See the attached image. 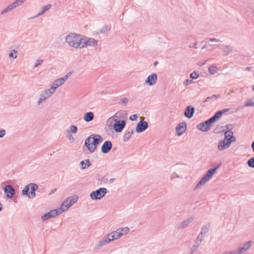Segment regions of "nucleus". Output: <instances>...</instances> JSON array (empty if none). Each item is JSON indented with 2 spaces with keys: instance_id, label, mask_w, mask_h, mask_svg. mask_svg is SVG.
Masks as SVG:
<instances>
[{
  "instance_id": "1",
  "label": "nucleus",
  "mask_w": 254,
  "mask_h": 254,
  "mask_svg": "<svg viewBox=\"0 0 254 254\" xmlns=\"http://www.w3.org/2000/svg\"><path fill=\"white\" fill-rule=\"evenodd\" d=\"M103 140L102 137L99 134H92L85 139V146L91 153L94 152L98 144Z\"/></svg>"
},
{
  "instance_id": "2",
  "label": "nucleus",
  "mask_w": 254,
  "mask_h": 254,
  "mask_svg": "<svg viewBox=\"0 0 254 254\" xmlns=\"http://www.w3.org/2000/svg\"><path fill=\"white\" fill-rule=\"evenodd\" d=\"M65 42L71 47L81 49L82 35L74 33H70L65 37Z\"/></svg>"
},
{
  "instance_id": "3",
  "label": "nucleus",
  "mask_w": 254,
  "mask_h": 254,
  "mask_svg": "<svg viewBox=\"0 0 254 254\" xmlns=\"http://www.w3.org/2000/svg\"><path fill=\"white\" fill-rule=\"evenodd\" d=\"M38 189V186L35 183H30L26 185L22 190V195H27L29 198L33 199L36 194L35 191Z\"/></svg>"
},
{
  "instance_id": "4",
  "label": "nucleus",
  "mask_w": 254,
  "mask_h": 254,
  "mask_svg": "<svg viewBox=\"0 0 254 254\" xmlns=\"http://www.w3.org/2000/svg\"><path fill=\"white\" fill-rule=\"evenodd\" d=\"M78 197L74 195L67 198L62 203L60 208H57L60 213H62L63 212L67 210L70 206L77 201Z\"/></svg>"
},
{
  "instance_id": "5",
  "label": "nucleus",
  "mask_w": 254,
  "mask_h": 254,
  "mask_svg": "<svg viewBox=\"0 0 254 254\" xmlns=\"http://www.w3.org/2000/svg\"><path fill=\"white\" fill-rule=\"evenodd\" d=\"M107 192V190L105 188H101L99 189L92 191L90 196L93 200L101 199Z\"/></svg>"
},
{
  "instance_id": "6",
  "label": "nucleus",
  "mask_w": 254,
  "mask_h": 254,
  "mask_svg": "<svg viewBox=\"0 0 254 254\" xmlns=\"http://www.w3.org/2000/svg\"><path fill=\"white\" fill-rule=\"evenodd\" d=\"M97 41L91 38H88L82 36V43L81 49L84 48L88 46H96L97 45Z\"/></svg>"
},
{
  "instance_id": "7",
  "label": "nucleus",
  "mask_w": 254,
  "mask_h": 254,
  "mask_svg": "<svg viewBox=\"0 0 254 254\" xmlns=\"http://www.w3.org/2000/svg\"><path fill=\"white\" fill-rule=\"evenodd\" d=\"M61 214V213H60V211L58 209H53L43 215L41 219L43 221H45L47 220L54 218Z\"/></svg>"
},
{
  "instance_id": "8",
  "label": "nucleus",
  "mask_w": 254,
  "mask_h": 254,
  "mask_svg": "<svg viewBox=\"0 0 254 254\" xmlns=\"http://www.w3.org/2000/svg\"><path fill=\"white\" fill-rule=\"evenodd\" d=\"M252 245V241H249L246 242L242 247H238L235 249L237 254H242L250 249Z\"/></svg>"
},
{
  "instance_id": "9",
  "label": "nucleus",
  "mask_w": 254,
  "mask_h": 254,
  "mask_svg": "<svg viewBox=\"0 0 254 254\" xmlns=\"http://www.w3.org/2000/svg\"><path fill=\"white\" fill-rule=\"evenodd\" d=\"M126 125V123L124 120H119L117 121L114 124V130L117 132H121L122 131L123 129L125 128Z\"/></svg>"
},
{
  "instance_id": "10",
  "label": "nucleus",
  "mask_w": 254,
  "mask_h": 254,
  "mask_svg": "<svg viewBox=\"0 0 254 254\" xmlns=\"http://www.w3.org/2000/svg\"><path fill=\"white\" fill-rule=\"evenodd\" d=\"M23 3V1H14L13 3L7 6L1 12V14H4L14 8L21 5Z\"/></svg>"
},
{
  "instance_id": "11",
  "label": "nucleus",
  "mask_w": 254,
  "mask_h": 254,
  "mask_svg": "<svg viewBox=\"0 0 254 254\" xmlns=\"http://www.w3.org/2000/svg\"><path fill=\"white\" fill-rule=\"evenodd\" d=\"M148 127V124L146 121H140L136 125V132L140 133L145 131Z\"/></svg>"
},
{
  "instance_id": "12",
  "label": "nucleus",
  "mask_w": 254,
  "mask_h": 254,
  "mask_svg": "<svg viewBox=\"0 0 254 254\" xmlns=\"http://www.w3.org/2000/svg\"><path fill=\"white\" fill-rule=\"evenodd\" d=\"M187 125L185 122L179 123L176 127V134L178 136L182 135L187 129Z\"/></svg>"
},
{
  "instance_id": "13",
  "label": "nucleus",
  "mask_w": 254,
  "mask_h": 254,
  "mask_svg": "<svg viewBox=\"0 0 254 254\" xmlns=\"http://www.w3.org/2000/svg\"><path fill=\"white\" fill-rule=\"evenodd\" d=\"M4 192L8 198H11L15 194V190L11 185L5 186L4 188Z\"/></svg>"
},
{
  "instance_id": "14",
  "label": "nucleus",
  "mask_w": 254,
  "mask_h": 254,
  "mask_svg": "<svg viewBox=\"0 0 254 254\" xmlns=\"http://www.w3.org/2000/svg\"><path fill=\"white\" fill-rule=\"evenodd\" d=\"M113 146L111 141L107 140L105 141L102 146H101V151L104 154H107L109 152Z\"/></svg>"
},
{
  "instance_id": "15",
  "label": "nucleus",
  "mask_w": 254,
  "mask_h": 254,
  "mask_svg": "<svg viewBox=\"0 0 254 254\" xmlns=\"http://www.w3.org/2000/svg\"><path fill=\"white\" fill-rule=\"evenodd\" d=\"M157 80V75L156 73L149 75L145 81V83L149 86L153 85Z\"/></svg>"
},
{
  "instance_id": "16",
  "label": "nucleus",
  "mask_w": 254,
  "mask_h": 254,
  "mask_svg": "<svg viewBox=\"0 0 254 254\" xmlns=\"http://www.w3.org/2000/svg\"><path fill=\"white\" fill-rule=\"evenodd\" d=\"M110 238L109 237L108 234L100 240L98 244L95 246V249H99L102 247L109 244L111 242Z\"/></svg>"
},
{
  "instance_id": "17",
  "label": "nucleus",
  "mask_w": 254,
  "mask_h": 254,
  "mask_svg": "<svg viewBox=\"0 0 254 254\" xmlns=\"http://www.w3.org/2000/svg\"><path fill=\"white\" fill-rule=\"evenodd\" d=\"M217 47L222 50L224 56L228 55L233 51L232 47L229 45L220 44L217 45Z\"/></svg>"
},
{
  "instance_id": "18",
  "label": "nucleus",
  "mask_w": 254,
  "mask_h": 254,
  "mask_svg": "<svg viewBox=\"0 0 254 254\" xmlns=\"http://www.w3.org/2000/svg\"><path fill=\"white\" fill-rule=\"evenodd\" d=\"M230 146L229 142L225 139L220 140L218 143V149L220 151L224 150Z\"/></svg>"
},
{
  "instance_id": "19",
  "label": "nucleus",
  "mask_w": 254,
  "mask_h": 254,
  "mask_svg": "<svg viewBox=\"0 0 254 254\" xmlns=\"http://www.w3.org/2000/svg\"><path fill=\"white\" fill-rule=\"evenodd\" d=\"M194 111L195 109L193 107L188 106L185 110L184 115L186 117L190 119L193 116Z\"/></svg>"
},
{
  "instance_id": "20",
  "label": "nucleus",
  "mask_w": 254,
  "mask_h": 254,
  "mask_svg": "<svg viewBox=\"0 0 254 254\" xmlns=\"http://www.w3.org/2000/svg\"><path fill=\"white\" fill-rule=\"evenodd\" d=\"M221 165V163H219L216 167L208 170L203 177L210 180Z\"/></svg>"
},
{
  "instance_id": "21",
  "label": "nucleus",
  "mask_w": 254,
  "mask_h": 254,
  "mask_svg": "<svg viewBox=\"0 0 254 254\" xmlns=\"http://www.w3.org/2000/svg\"><path fill=\"white\" fill-rule=\"evenodd\" d=\"M194 220V217L191 216L184 220L183 222L181 223L179 226H178V228L179 229H184L186 227H187L189 224L191 223Z\"/></svg>"
},
{
  "instance_id": "22",
  "label": "nucleus",
  "mask_w": 254,
  "mask_h": 254,
  "mask_svg": "<svg viewBox=\"0 0 254 254\" xmlns=\"http://www.w3.org/2000/svg\"><path fill=\"white\" fill-rule=\"evenodd\" d=\"M108 235L109 237L110 238L112 241L118 239L122 237L121 236V233H119L118 229L108 234Z\"/></svg>"
},
{
  "instance_id": "23",
  "label": "nucleus",
  "mask_w": 254,
  "mask_h": 254,
  "mask_svg": "<svg viewBox=\"0 0 254 254\" xmlns=\"http://www.w3.org/2000/svg\"><path fill=\"white\" fill-rule=\"evenodd\" d=\"M52 94L51 89H46L40 94V96H41V97H42L44 100H46Z\"/></svg>"
},
{
  "instance_id": "24",
  "label": "nucleus",
  "mask_w": 254,
  "mask_h": 254,
  "mask_svg": "<svg viewBox=\"0 0 254 254\" xmlns=\"http://www.w3.org/2000/svg\"><path fill=\"white\" fill-rule=\"evenodd\" d=\"M84 120L86 122H89L94 119V114L92 112L85 113L83 117Z\"/></svg>"
},
{
  "instance_id": "25",
  "label": "nucleus",
  "mask_w": 254,
  "mask_h": 254,
  "mask_svg": "<svg viewBox=\"0 0 254 254\" xmlns=\"http://www.w3.org/2000/svg\"><path fill=\"white\" fill-rule=\"evenodd\" d=\"M197 128L198 129L204 132H206L210 129V127L205 125L204 122L198 124L197 126Z\"/></svg>"
},
{
  "instance_id": "26",
  "label": "nucleus",
  "mask_w": 254,
  "mask_h": 254,
  "mask_svg": "<svg viewBox=\"0 0 254 254\" xmlns=\"http://www.w3.org/2000/svg\"><path fill=\"white\" fill-rule=\"evenodd\" d=\"M209 180L203 177L200 179V180L197 183L194 190H195L199 188L201 186L205 184Z\"/></svg>"
},
{
  "instance_id": "27",
  "label": "nucleus",
  "mask_w": 254,
  "mask_h": 254,
  "mask_svg": "<svg viewBox=\"0 0 254 254\" xmlns=\"http://www.w3.org/2000/svg\"><path fill=\"white\" fill-rule=\"evenodd\" d=\"M80 164L81 166V168L82 170H84L87 167H89L91 165V163H90L89 159H86L85 160L81 161Z\"/></svg>"
},
{
  "instance_id": "28",
  "label": "nucleus",
  "mask_w": 254,
  "mask_h": 254,
  "mask_svg": "<svg viewBox=\"0 0 254 254\" xmlns=\"http://www.w3.org/2000/svg\"><path fill=\"white\" fill-rule=\"evenodd\" d=\"M134 133L133 129H131L130 131H127L124 136V141L127 142L129 140L131 135Z\"/></svg>"
},
{
  "instance_id": "29",
  "label": "nucleus",
  "mask_w": 254,
  "mask_h": 254,
  "mask_svg": "<svg viewBox=\"0 0 254 254\" xmlns=\"http://www.w3.org/2000/svg\"><path fill=\"white\" fill-rule=\"evenodd\" d=\"M118 230L121 233V236L127 234L129 232V229L127 227L119 228Z\"/></svg>"
},
{
  "instance_id": "30",
  "label": "nucleus",
  "mask_w": 254,
  "mask_h": 254,
  "mask_svg": "<svg viewBox=\"0 0 254 254\" xmlns=\"http://www.w3.org/2000/svg\"><path fill=\"white\" fill-rule=\"evenodd\" d=\"M209 227L210 225L209 224L204 225L201 228L200 234H202L203 236L205 235L206 233L208 232Z\"/></svg>"
},
{
  "instance_id": "31",
  "label": "nucleus",
  "mask_w": 254,
  "mask_h": 254,
  "mask_svg": "<svg viewBox=\"0 0 254 254\" xmlns=\"http://www.w3.org/2000/svg\"><path fill=\"white\" fill-rule=\"evenodd\" d=\"M221 112L217 111L215 114L211 117V119L212 120L213 123H215L217 120H219L221 117Z\"/></svg>"
},
{
  "instance_id": "32",
  "label": "nucleus",
  "mask_w": 254,
  "mask_h": 254,
  "mask_svg": "<svg viewBox=\"0 0 254 254\" xmlns=\"http://www.w3.org/2000/svg\"><path fill=\"white\" fill-rule=\"evenodd\" d=\"M219 96V95H213L211 96H209L207 97L204 100H203V103H206L209 102L210 101H215L217 100V98Z\"/></svg>"
},
{
  "instance_id": "33",
  "label": "nucleus",
  "mask_w": 254,
  "mask_h": 254,
  "mask_svg": "<svg viewBox=\"0 0 254 254\" xmlns=\"http://www.w3.org/2000/svg\"><path fill=\"white\" fill-rule=\"evenodd\" d=\"M233 134V132L230 129H229L228 130L225 131L224 139H226L228 141H229V139H230Z\"/></svg>"
},
{
  "instance_id": "34",
  "label": "nucleus",
  "mask_w": 254,
  "mask_h": 254,
  "mask_svg": "<svg viewBox=\"0 0 254 254\" xmlns=\"http://www.w3.org/2000/svg\"><path fill=\"white\" fill-rule=\"evenodd\" d=\"M200 244L195 242V243L192 246V247H191V248L190 249V253L191 254H193V253L196 251V250L198 249V248L199 247V246H200Z\"/></svg>"
},
{
  "instance_id": "35",
  "label": "nucleus",
  "mask_w": 254,
  "mask_h": 254,
  "mask_svg": "<svg viewBox=\"0 0 254 254\" xmlns=\"http://www.w3.org/2000/svg\"><path fill=\"white\" fill-rule=\"evenodd\" d=\"M245 106L246 107H254V99L247 100L245 103Z\"/></svg>"
},
{
  "instance_id": "36",
  "label": "nucleus",
  "mask_w": 254,
  "mask_h": 254,
  "mask_svg": "<svg viewBox=\"0 0 254 254\" xmlns=\"http://www.w3.org/2000/svg\"><path fill=\"white\" fill-rule=\"evenodd\" d=\"M249 167L254 168V157L250 158L247 161Z\"/></svg>"
},
{
  "instance_id": "37",
  "label": "nucleus",
  "mask_w": 254,
  "mask_h": 254,
  "mask_svg": "<svg viewBox=\"0 0 254 254\" xmlns=\"http://www.w3.org/2000/svg\"><path fill=\"white\" fill-rule=\"evenodd\" d=\"M69 131L70 133H72L73 134H75L77 133V127L76 126L74 125H71L70 126V130H69Z\"/></svg>"
},
{
  "instance_id": "38",
  "label": "nucleus",
  "mask_w": 254,
  "mask_h": 254,
  "mask_svg": "<svg viewBox=\"0 0 254 254\" xmlns=\"http://www.w3.org/2000/svg\"><path fill=\"white\" fill-rule=\"evenodd\" d=\"M204 236L199 233L196 238L195 242L200 244L201 242L204 241Z\"/></svg>"
},
{
  "instance_id": "39",
  "label": "nucleus",
  "mask_w": 254,
  "mask_h": 254,
  "mask_svg": "<svg viewBox=\"0 0 254 254\" xmlns=\"http://www.w3.org/2000/svg\"><path fill=\"white\" fill-rule=\"evenodd\" d=\"M217 67L215 66H213V65L210 66L208 68L209 72L212 74L216 73L217 72Z\"/></svg>"
},
{
  "instance_id": "40",
  "label": "nucleus",
  "mask_w": 254,
  "mask_h": 254,
  "mask_svg": "<svg viewBox=\"0 0 254 254\" xmlns=\"http://www.w3.org/2000/svg\"><path fill=\"white\" fill-rule=\"evenodd\" d=\"M128 102V99L127 98L125 97L120 100V101L119 102V104H123L125 106H126L127 103Z\"/></svg>"
},
{
  "instance_id": "41",
  "label": "nucleus",
  "mask_w": 254,
  "mask_h": 254,
  "mask_svg": "<svg viewBox=\"0 0 254 254\" xmlns=\"http://www.w3.org/2000/svg\"><path fill=\"white\" fill-rule=\"evenodd\" d=\"M199 77V74L196 71H193L190 74V77L192 79H196Z\"/></svg>"
},
{
  "instance_id": "42",
  "label": "nucleus",
  "mask_w": 254,
  "mask_h": 254,
  "mask_svg": "<svg viewBox=\"0 0 254 254\" xmlns=\"http://www.w3.org/2000/svg\"><path fill=\"white\" fill-rule=\"evenodd\" d=\"M51 4H48L43 6L41 9L43 10V12H44L45 13L46 11H48L51 8Z\"/></svg>"
},
{
  "instance_id": "43",
  "label": "nucleus",
  "mask_w": 254,
  "mask_h": 254,
  "mask_svg": "<svg viewBox=\"0 0 254 254\" xmlns=\"http://www.w3.org/2000/svg\"><path fill=\"white\" fill-rule=\"evenodd\" d=\"M110 30V28L108 27L107 25H104L103 26L100 30V33H105Z\"/></svg>"
},
{
  "instance_id": "44",
  "label": "nucleus",
  "mask_w": 254,
  "mask_h": 254,
  "mask_svg": "<svg viewBox=\"0 0 254 254\" xmlns=\"http://www.w3.org/2000/svg\"><path fill=\"white\" fill-rule=\"evenodd\" d=\"M66 131L67 134V137L68 138V139L69 140V141H70L72 142H73L74 141V138L72 136L71 133L69 132L68 129H66Z\"/></svg>"
},
{
  "instance_id": "45",
  "label": "nucleus",
  "mask_w": 254,
  "mask_h": 254,
  "mask_svg": "<svg viewBox=\"0 0 254 254\" xmlns=\"http://www.w3.org/2000/svg\"><path fill=\"white\" fill-rule=\"evenodd\" d=\"M117 121V119H115L113 117H112L108 119L107 123L109 124L110 126H111L114 122L116 123Z\"/></svg>"
},
{
  "instance_id": "46",
  "label": "nucleus",
  "mask_w": 254,
  "mask_h": 254,
  "mask_svg": "<svg viewBox=\"0 0 254 254\" xmlns=\"http://www.w3.org/2000/svg\"><path fill=\"white\" fill-rule=\"evenodd\" d=\"M58 87V86L56 84V83L54 82L51 85V88H49V89H51V92L53 94Z\"/></svg>"
},
{
  "instance_id": "47",
  "label": "nucleus",
  "mask_w": 254,
  "mask_h": 254,
  "mask_svg": "<svg viewBox=\"0 0 254 254\" xmlns=\"http://www.w3.org/2000/svg\"><path fill=\"white\" fill-rule=\"evenodd\" d=\"M17 51L15 50H13L12 52L9 54V57L12 58L13 59H16L17 58V55L14 56L13 53L16 54Z\"/></svg>"
},
{
  "instance_id": "48",
  "label": "nucleus",
  "mask_w": 254,
  "mask_h": 254,
  "mask_svg": "<svg viewBox=\"0 0 254 254\" xmlns=\"http://www.w3.org/2000/svg\"><path fill=\"white\" fill-rule=\"evenodd\" d=\"M205 125H206L208 127H210V126L212 124L214 123L213 122H212V120L211 119V118H209L207 121L204 122Z\"/></svg>"
},
{
  "instance_id": "49",
  "label": "nucleus",
  "mask_w": 254,
  "mask_h": 254,
  "mask_svg": "<svg viewBox=\"0 0 254 254\" xmlns=\"http://www.w3.org/2000/svg\"><path fill=\"white\" fill-rule=\"evenodd\" d=\"M124 114L125 115H126V114L125 113V112H123V111H119V112H117L115 115V116L116 117V118H120L121 117V115L122 114Z\"/></svg>"
},
{
  "instance_id": "50",
  "label": "nucleus",
  "mask_w": 254,
  "mask_h": 254,
  "mask_svg": "<svg viewBox=\"0 0 254 254\" xmlns=\"http://www.w3.org/2000/svg\"><path fill=\"white\" fill-rule=\"evenodd\" d=\"M222 254H237V253L235 249L230 251H225Z\"/></svg>"
},
{
  "instance_id": "51",
  "label": "nucleus",
  "mask_w": 254,
  "mask_h": 254,
  "mask_svg": "<svg viewBox=\"0 0 254 254\" xmlns=\"http://www.w3.org/2000/svg\"><path fill=\"white\" fill-rule=\"evenodd\" d=\"M43 62V61L42 60H37L34 65V67H37L38 66L42 64Z\"/></svg>"
},
{
  "instance_id": "52",
  "label": "nucleus",
  "mask_w": 254,
  "mask_h": 254,
  "mask_svg": "<svg viewBox=\"0 0 254 254\" xmlns=\"http://www.w3.org/2000/svg\"><path fill=\"white\" fill-rule=\"evenodd\" d=\"M44 13L45 12H43V10L41 9V10L40 11H39V13L36 15L31 17H30L28 18V19H31L34 18H36L40 15H41L42 14H44Z\"/></svg>"
},
{
  "instance_id": "53",
  "label": "nucleus",
  "mask_w": 254,
  "mask_h": 254,
  "mask_svg": "<svg viewBox=\"0 0 254 254\" xmlns=\"http://www.w3.org/2000/svg\"><path fill=\"white\" fill-rule=\"evenodd\" d=\"M5 130L4 129L0 128V138H2L5 134Z\"/></svg>"
},
{
  "instance_id": "54",
  "label": "nucleus",
  "mask_w": 254,
  "mask_h": 254,
  "mask_svg": "<svg viewBox=\"0 0 254 254\" xmlns=\"http://www.w3.org/2000/svg\"><path fill=\"white\" fill-rule=\"evenodd\" d=\"M236 140V137L233 135V134L232 135L231 137L229 139V141H228L229 144L231 145L232 142H235Z\"/></svg>"
},
{
  "instance_id": "55",
  "label": "nucleus",
  "mask_w": 254,
  "mask_h": 254,
  "mask_svg": "<svg viewBox=\"0 0 254 254\" xmlns=\"http://www.w3.org/2000/svg\"><path fill=\"white\" fill-rule=\"evenodd\" d=\"M137 117H137V115L134 114V115L130 116L129 117V119L130 120L133 121L136 120L137 119Z\"/></svg>"
},
{
  "instance_id": "56",
  "label": "nucleus",
  "mask_w": 254,
  "mask_h": 254,
  "mask_svg": "<svg viewBox=\"0 0 254 254\" xmlns=\"http://www.w3.org/2000/svg\"><path fill=\"white\" fill-rule=\"evenodd\" d=\"M67 76H64V77H62V78H58V79L60 80V81L61 83L62 84H63L64 83V82L66 80H67Z\"/></svg>"
},
{
  "instance_id": "57",
  "label": "nucleus",
  "mask_w": 254,
  "mask_h": 254,
  "mask_svg": "<svg viewBox=\"0 0 254 254\" xmlns=\"http://www.w3.org/2000/svg\"><path fill=\"white\" fill-rule=\"evenodd\" d=\"M45 101L42 97H41V96H40L38 101H37V105H40L42 102V101Z\"/></svg>"
},
{
  "instance_id": "58",
  "label": "nucleus",
  "mask_w": 254,
  "mask_h": 254,
  "mask_svg": "<svg viewBox=\"0 0 254 254\" xmlns=\"http://www.w3.org/2000/svg\"><path fill=\"white\" fill-rule=\"evenodd\" d=\"M192 82V80H190L189 79H187L185 80V82H184V84L186 85V86H188L190 84V83Z\"/></svg>"
},
{
  "instance_id": "59",
  "label": "nucleus",
  "mask_w": 254,
  "mask_h": 254,
  "mask_svg": "<svg viewBox=\"0 0 254 254\" xmlns=\"http://www.w3.org/2000/svg\"><path fill=\"white\" fill-rule=\"evenodd\" d=\"M54 82L56 83V84L58 86H60L62 85V84L61 83L60 80L59 79H56Z\"/></svg>"
},
{
  "instance_id": "60",
  "label": "nucleus",
  "mask_w": 254,
  "mask_h": 254,
  "mask_svg": "<svg viewBox=\"0 0 254 254\" xmlns=\"http://www.w3.org/2000/svg\"><path fill=\"white\" fill-rule=\"evenodd\" d=\"M229 110H230V109H223L222 110H220V111H218L221 112V116H222L223 114H224V113L227 112L228 111H229Z\"/></svg>"
},
{
  "instance_id": "61",
  "label": "nucleus",
  "mask_w": 254,
  "mask_h": 254,
  "mask_svg": "<svg viewBox=\"0 0 254 254\" xmlns=\"http://www.w3.org/2000/svg\"><path fill=\"white\" fill-rule=\"evenodd\" d=\"M209 41H210L211 42H220V40L219 39H216L215 38H210Z\"/></svg>"
},
{
  "instance_id": "62",
  "label": "nucleus",
  "mask_w": 254,
  "mask_h": 254,
  "mask_svg": "<svg viewBox=\"0 0 254 254\" xmlns=\"http://www.w3.org/2000/svg\"><path fill=\"white\" fill-rule=\"evenodd\" d=\"M197 42H195L194 43L193 45H192V47L194 49H196L197 48Z\"/></svg>"
},
{
  "instance_id": "63",
  "label": "nucleus",
  "mask_w": 254,
  "mask_h": 254,
  "mask_svg": "<svg viewBox=\"0 0 254 254\" xmlns=\"http://www.w3.org/2000/svg\"><path fill=\"white\" fill-rule=\"evenodd\" d=\"M72 74V72H69L66 75H65L64 76H67V79H68V78L71 75V74Z\"/></svg>"
},
{
  "instance_id": "64",
  "label": "nucleus",
  "mask_w": 254,
  "mask_h": 254,
  "mask_svg": "<svg viewBox=\"0 0 254 254\" xmlns=\"http://www.w3.org/2000/svg\"><path fill=\"white\" fill-rule=\"evenodd\" d=\"M252 148H253V151L254 152V141L252 142Z\"/></svg>"
}]
</instances>
